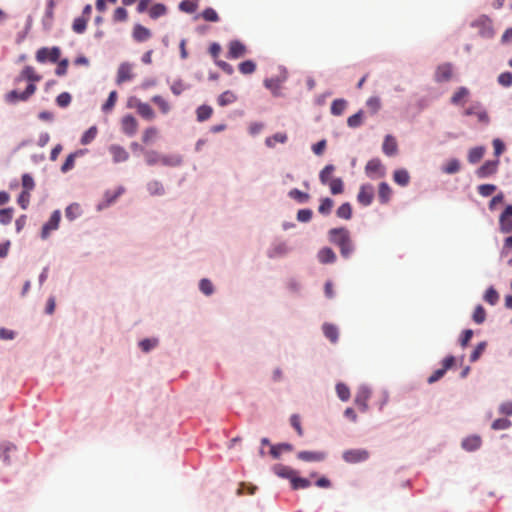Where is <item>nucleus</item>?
<instances>
[{"instance_id":"obj_1","label":"nucleus","mask_w":512,"mask_h":512,"mask_svg":"<svg viewBox=\"0 0 512 512\" xmlns=\"http://www.w3.org/2000/svg\"><path fill=\"white\" fill-rule=\"evenodd\" d=\"M23 80H28L30 83L26 87L24 92H19L17 90H12L8 94V98L11 101H25L29 97H31L35 91L36 86L35 82H39L41 80V76L37 74L35 69L32 66H25L21 71L20 75L16 78V82L19 83Z\"/></svg>"},{"instance_id":"obj_2","label":"nucleus","mask_w":512,"mask_h":512,"mask_svg":"<svg viewBox=\"0 0 512 512\" xmlns=\"http://www.w3.org/2000/svg\"><path fill=\"white\" fill-rule=\"evenodd\" d=\"M329 241L339 247L342 257L349 258L354 250L350 232L346 228H332L328 232Z\"/></svg>"},{"instance_id":"obj_3","label":"nucleus","mask_w":512,"mask_h":512,"mask_svg":"<svg viewBox=\"0 0 512 512\" xmlns=\"http://www.w3.org/2000/svg\"><path fill=\"white\" fill-rule=\"evenodd\" d=\"M128 106L130 108H135L137 113L147 120H152L155 118V113L151 106L147 103L141 102L138 98L132 97L128 101Z\"/></svg>"},{"instance_id":"obj_4","label":"nucleus","mask_w":512,"mask_h":512,"mask_svg":"<svg viewBox=\"0 0 512 512\" xmlns=\"http://www.w3.org/2000/svg\"><path fill=\"white\" fill-rule=\"evenodd\" d=\"M61 51L58 47H42L36 52V60L39 63H45L47 61L56 63L60 58Z\"/></svg>"},{"instance_id":"obj_5","label":"nucleus","mask_w":512,"mask_h":512,"mask_svg":"<svg viewBox=\"0 0 512 512\" xmlns=\"http://www.w3.org/2000/svg\"><path fill=\"white\" fill-rule=\"evenodd\" d=\"M343 459L347 463L355 464L369 458V452L365 449H350L343 452Z\"/></svg>"},{"instance_id":"obj_6","label":"nucleus","mask_w":512,"mask_h":512,"mask_svg":"<svg viewBox=\"0 0 512 512\" xmlns=\"http://www.w3.org/2000/svg\"><path fill=\"white\" fill-rule=\"evenodd\" d=\"M455 363V358L453 356H447L444 358L442 362V368L435 370L427 379L429 384H433L440 380L446 373L448 369H450Z\"/></svg>"},{"instance_id":"obj_7","label":"nucleus","mask_w":512,"mask_h":512,"mask_svg":"<svg viewBox=\"0 0 512 512\" xmlns=\"http://www.w3.org/2000/svg\"><path fill=\"white\" fill-rule=\"evenodd\" d=\"M366 174L371 178H380L385 175V168L377 158L371 159L365 166Z\"/></svg>"},{"instance_id":"obj_8","label":"nucleus","mask_w":512,"mask_h":512,"mask_svg":"<svg viewBox=\"0 0 512 512\" xmlns=\"http://www.w3.org/2000/svg\"><path fill=\"white\" fill-rule=\"evenodd\" d=\"M60 219H61V214H60L59 210H56V211H54L51 214L50 219L48 220V222L45 223L43 225V227H42L41 237L43 239L48 238V236L50 235V233L52 231L58 229L59 223H60Z\"/></svg>"},{"instance_id":"obj_9","label":"nucleus","mask_w":512,"mask_h":512,"mask_svg":"<svg viewBox=\"0 0 512 512\" xmlns=\"http://www.w3.org/2000/svg\"><path fill=\"white\" fill-rule=\"evenodd\" d=\"M371 391L366 386H360L356 392L354 402L358 408L365 412L368 409V400L370 398Z\"/></svg>"},{"instance_id":"obj_10","label":"nucleus","mask_w":512,"mask_h":512,"mask_svg":"<svg viewBox=\"0 0 512 512\" xmlns=\"http://www.w3.org/2000/svg\"><path fill=\"white\" fill-rule=\"evenodd\" d=\"M247 53L246 46L239 40H232L228 44V53L227 57L229 59H238Z\"/></svg>"},{"instance_id":"obj_11","label":"nucleus","mask_w":512,"mask_h":512,"mask_svg":"<svg viewBox=\"0 0 512 512\" xmlns=\"http://www.w3.org/2000/svg\"><path fill=\"white\" fill-rule=\"evenodd\" d=\"M133 77V65L128 62L121 63L117 70V84H122L124 82L130 81L133 79Z\"/></svg>"},{"instance_id":"obj_12","label":"nucleus","mask_w":512,"mask_h":512,"mask_svg":"<svg viewBox=\"0 0 512 512\" xmlns=\"http://www.w3.org/2000/svg\"><path fill=\"white\" fill-rule=\"evenodd\" d=\"M374 198V188L370 184H364L360 187L357 200L363 206H368Z\"/></svg>"},{"instance_id":"obj_13","label":"nucleus","mask_w":512,"mask_h":512,"mask_svg":"<svg viewBox=\"0 0 512 512\" xmlns=\"http://www.w3.org/2000/svg\"><path fill=\"white\" fill-rule=\"evenodd\" d=\"M499 165V160L486 161L482 166H480L476 175L478 178H486L496 173Z\"/></svg>"},{"instance_id":"obj_14","label":"nucleus","mask_w":512,"mask_h":512,"mask_svg":"<svg viewBox=\"0 0 512 512\" xmlns=\"http://www.w3.org/2000/svg\"><path fill=\"white\" fill-rule=\"evenodd\" d=\"M297 458L305 462H321L325 460L326 453L322 451H300Z\"/></svg>"},{"instance_id":"obj_15","label":"nucleus","mask_w":512,"mask_h":512,"mask_svg":"<svg viewBox=\"0 0 512 512\" xmlns=\"http://www.w3.org/2000/svg\"><path fill=\"white\" fill-rule=\"evenodd\" d=\"M122 131L129 136L134 135L138 129V122L132 115H126L121 120Z\"/></svg>"},{"instance_id":"obj_16","label":"nucleus","mask_w":512,"mask_h":512,"mask_svg":"<svg viewBox=\"0 0 512 512\" xmlns=\"http://www.w3.org/2000/svg\"><path fill=\"white\" fill-rule=\"evenodd\" d=\"M465 115L475 116L479 122L487 124L489 116L487 112L480 105H472L465 110Z\"/></svg>"},{"instance_id":"obj_17","label":"nucleus","mask_w":512,"mask_h":512,"mask_svg":"<svg viewBox=\"0 0 512 512\" xmlns=\"http://www.w3.org/2000/svg\"><path fill=\"white\" fill-rule=\"evenodd\" d=\"M152 36L151 31L141 24H136L133 27L132 37L136 42H145Z\"/></svg>"},{"instance_id":"obj_18","label":"nucleus","mask_w":512,"mask_h":512,"mask_svg":"<svg viewBox=\"0 0 512 512\" xmlns=\"http://www.w3.org/2000/svg\"><path fill=\"white\" fill-rule=\"evenodd\" d=\"M109 152L113 157L115 163L125 162L129 158V154L126 149L120 145L113 144L109 147Z\"/></svg>"},{"instance_id":"obj_19","label":"nucleus","mask_w":512,"mask_h":512,"mask_svg":"<svg viewBox=\"0 0 512 512\" xmlns=\"http://www.w3.org/2000/svg\"><path fill=\"white\" fill-rule=\"evenodd\" d=\"M452 65L449 63L442 64L438 66L436 73H435V79L438 82H444L448 81L452 77Z\"/></svg>"},{"instance_id":"obj_20","label":"nucleus","mask_w":512,"mask_h":512,"mask_svg":"<svg viewBox=\"0 0 512 512\" xmlns=\"http://www.w3.org/2000/svg\"><path fill=\"white\" fill-rule=\"evenodd\" d=\"M382 149L384 154H386L387 156L395 155L398 150L396 139L391 135H387L384 139Z\"/></svg>"},{"instance_id":"obj_21","label":"nucleus","mask_w":512,"mask_h":512,"mask_svg":"<svg viewBox=\"0 0 512 512\" xmlns=\"http://www.w3.org/2000/svg\"><path fill=\"white\" fill-rule=\"evenodd\" d=\"M482 439L478 435H471L462 441V447L467 451H475L480 448Z\"/></svg>"},{"instance_id":"obj_22","label":"nucleus","mask_w":512,"mask_h":512,"mask_svg":"<svg viewBox=\"0 0 512 512\" xmlns=\"http://www.w3.org/2000/svg\"><path fill=\"white\" fill-rule=\"evenodd\" d=\"M318 259L322 264L333 263L336 260V254L329 247H324L318 252Z\"/></svg>"},{"instance_id":"obj_23","label":"nucleus","mask_w":512,"mask_h":512,"mask_svg":"<svg viewBox=\"0 0 512 512\" xmlns=\"http://www.w3.org/2000/svg\"><path fill=\"white\" fill-rule=\"evenodd\" d=\"M273 471L277 476L282 477V478H287L290 481L296 474V472L292 468L282 465V464L275 465L273 467Z\"/></svg>"},{"instance_id":"obj_24","label":"nucleus","mask_w":512,"mask_h":512,"mask_svg":"<svg viewBox=\"0 0 512 512\" xmlns=\"http://www.w3.org/2000/svg\"><path fill=\"white\" fill-rule=\"evenodd\" d=\"M392 195V189L386 182H381L378 189L379 201L383 204L389 202Z\"/></svg>"},{"instance_id":"obj_25","label":"nucleus","mask_w":512,"mask_h":512,"mask_svg":"<svg viewBox=\"0 0 512 512\" xmlns=\"http://www.w3.org/2000/svg\"><path fill=\"white\" fill-rule=\"evenodd\" d=\"M323 333L332 343H336L338 340V329L335 325L325 323L322 327Z\"/></svg>"},{"instance_id":"obj_26","label":"nucleus","mask_w":512,"mask_h":512,"mask_svg":"<svg viewBox=\"0 0 512 512\" xmlns=\"http://www.w3.org/2000/svg\"><path fill=\"white\" fill-rule=\"evenodd\" d=\"M335 171V166L332 164L326 165L319 173V180L323 185L329 184L332 178V174Z\"/></svg>"},{"instance_id":"obj_27","label":"nucleus","mask_w":512,"mask_h":512,"mask_svg":"<svg viewBox=\"0 0 512 512\" xmlns=\"http://www.w3.org/2000/svg\"><path fill=\"white\" fill-rule=\"evenodd\" d=\"M237 100V96L230 90H227L219 95L217 102L219 106L224 107L234 103Z\"/></svg>"},{"instance_id":"obj_28","label":"nucleus","mask_w":512,"mask_h":512,"mask_svg":"<svg viewBox=\"0 0 512 512\" xmlns=\"http://www.w3.org/2000/svg\"><path fill=\"white\" fill-rule=\"evenodd\" d=\"M182 163V157L178 154H172V155H162L161 156V163L164 166H171L176 167L181 165Z\"/></svg>"},{"instance_id":"obj_29","label":"nucleus","mask_w":512,"mask_h":512,"mask_svg":"<svg viewBox=\"0 0 512 512\" xmlns=\"http://www.w3.org/2000/svg\"><path fill=\"white\" fill-rule=\"evenodd\" d=\"M213 114V109L209 105H201L196 110L197 120L203 122L208 120Z\"/></svg>"},{"instance_id":"obj_30","label":"nucleus","mask_w":512,"mask_h":512,"mask_svg":"<svg viewBox=\"0 0 512 512\" xmlns=\"http://www.w3.org/2000/svg\"><path fill=\"white\" fill-rule=\"evenodd\" d=\"M148 13L151 19H157L159 17L166 15L167 7L164 4L157 3L150 7Z\"/></svg>"},{"instance_id":"obj_31","label":"nucleus","mask_w":512,"mask_h":512,"mask_svg":"<svg viewBox=\"0 0 512 512\" xmlns=\"http://www.w3.org/2000/svg\"><path fill=\"white\" fill-rule=\"evenodd\" d=\"M393 179L397 184L406 186L410 181V176L405 169H398L394 172Z\"/></svg>"},{"instance_id":"obj_32","label":"nucleus","mask_w":512,"mask_h":512,"mask_svg":"<svg viewBox=\"0 0 512 512\" xmlns=\"http://www.w3.org/2000/svg\"><path fill=\"white\" fill-rule=\"evenodd\" d=\"M347 107V101L344 99H335L331 104V113L335 116L343 114Z\"/></svg>"},{"instance_id":"obj_33","label":"nucleus","mask_w":512,"mask_h":512,"mask_svg":"<svg viewBox=\"0 0 512 512\" xmlns=\"http://www.w3.org/2000/svg\"><path fill=\"white\" fill-rule=\"evenodd\" d=\"M87 23H88L87 17H82V16L77 17L73 21L72 29L75 33L82 34L85 32V30L87 28Z\"/></svg>"},{"instance_id":"obj_34","label":"nucleus","mask_w":512,"mask_h":512,"mask_svg":"<svg viewBox=\"0 0 512 512\" xmlns=\"http://www.w3.org/2000/svg\"><path fill=\"white\" fill-rule=\"evenodd\" d=\"M484 153L485 149L483 147L472 148L468 153V161L475 164L483 158Z\"/></svg>"},{"instance_id":"obj_35","label":"nucleus","mask_w":512,"mask_h":512,"mask_svg":"<svg viewBox=\"0 0 512 512\" xmlns=\"http://www.w3.org/2000/svg\"><path fill=\"white\" fill-rule=\"evenodd\" d=\"M282 80L279 78H268L264 80V86L269 89L274 95H278L281 88Z\"/></svg>"},{"instance_id":"obj_36","label":"nucleus","mask_w":512,"mask_h":512,"mask_svg":"<svg viewBox=\"0 0 512 512\" xmlns=\"http://www.w3.org/2000/svg\"><path fill=\"white\" fill-rule=\"evenodd\" d=\"M381 106V99L377 96H372L366 101V107L371 114H376L381 109Z\"/></svg>"},{"instance_id":"obj_37","label":"nucleus","mask_w":512,"mask_h":512,"mask_svg":"<svg viewBox=\"0 0 512 512\" xmlns=\"http://www.w3.org/2000/svg\"><path fill=\"white\" fill-rule=\"evenodd\" d=\"M327 185L333 195L341 194L344 191V183L341 178H333Z\"/></svg>"},{"instance_id":"obj_38","label":"nucleus","mask_w":512,"mask_h":512,"mask_svg":"<svg viewBox=\"0 0 512 512\" xmlns=\"http://www.w3.org/2000/svg\"><path fill=\"white\" fill-rule=\"evenodd\" d=\"M289 197L297 201L298 203H306L310 196L308 193L302 192L299 189H291L288 193Z\"/></svg>"},{"instance_id":"obj_39","label":"nucleus","mask_w":512,"mask_h":512,"mask_svg":"<svg viewBox=\"0 0 512 512\" xmlns=\"http://www.w3.org/2000/svg\"><path fill=\"white\" fill-rule=\"evenodd\" d=\"M336 214L339 218L349 220L352 217V207L350 203H343L340 207H338Z\"/></svg>"},{"instance_id":"obj_40","label":"nucleus","mask_w":512,"mask_h":512,"mask_svg":"<svg viewBox=\"0 0 512 512\" xmlns=\"http://www.w3.org/2000/svg\"><path fill=\"white\" fill-rule=\"evenodd\" d=\"M198 8V0H183L179 4V9L186 13H193Z\"/></svg>"},{"instance_id":"obj_41","label":"nucleus","mask_w":512,"mask_h":512,"mask_svg":"<svg viewBox=\"0 0 512 512\" xmlns=\"http://www.w3.org/2000/svg\"><path fill=\"white\" fill-rule=\"evenodd\" d=\"M144 155H145L146 163L150 166L161 163L162 155L159 154L157 151H154V150L145 151Z\"/></svg>"},{"instance_id":"obj_42","label":"nucleus","mask_w":512,"mask_h":512,"mask_svg":"<svg viewBox=\"0 0 512 512\" xmlns=\"http://www.w3.org/2000/svg\"><path fill=\"white\" fill-rule=\"evenodd\" d=\"M334 206V201L330 198L321 199V203L318 207V211L322 215H329Z\"/></svg>"},{"instance_id":"obj_43","label":"nucleus","mask_w":512,"mask_h":512,"mask_svg":"<svg viewBox=\"0 0 512 512\" xmlns=\"http://www.w3.org/2000/svg\"><path fill=\"white\" fill-rule=\"evenodd\" d=\"M147 189L151 195H163L165 191L162 183L157 180L150 181Z\"/></svg>"},{"instance_id":"obj_44","label":"nucleus","mask_w":512,"mask_h":512,"mask_svg":"<svg viewBox=\"0 0 512 512\" xmlns=\"http://www.w3.org/2000/svg\"><path fill=\"white\" fill-rule=\"evenodd\" d=\"M80 214H81V207L77 203H73V204L69 205L65 210V216L71 221L76 219Z\"/></svg>"},{"instance_id":"obj_45","label":"nucleus","mask_w":512,"mask_h":512,"mask_svg":"<svg viewBox=\"0 0 512 512\" xmlns=\"http://www.w3.org/2000/svg\"><path fill=\"white\" fill-rule=\"evenodd\" d=\"M239 71L244 75H249L255 72L256 64L252 60H246L239 64Z\"/></svg>"},{"instance_id":"obj_46","label":"nucleus","mask_w":512,"mask_h":512,"mask_svg":"<svg viewBox=\"0 0 512 512\" xmlns=\"http://www.w3.org/2000/svg\"><path fill=\"white\" fill-rule=\"evenodd\" d=\"M512 425V422L506 418H498L494 420L491 424V428L493 430H506L509 429Z\"/></svg>"},{"instance_id":"obj_47","label":"nucleus","mask_w":512,"mask_h":512,"mask_svg":"<svg viewBox=\"0 0 512 512\" xmlns=\"http://www.w3.org/2000/svg\"><path fill=\"white\" fill-rule=\"evenodd\" d=\"M460 170V162L457 159H451L442 168V171L446 174H455Z\"/></svg>"},{"instance_id":"obj_48","label":"nucleus","mask_w":512,"mask_h":512,"mask_svg":"<svg viewBox=\"0 0 512 512\" xmlns=\"http://www.w3.org/2000/svg\"><path fill=\"white\" fill-rule=\"evenodd\" d=\"M152 101L159 107L163 114H167L170 111L169 103L162 96L155 95L153 96Z\"/></svg>"},{"instance_id":"obj_49","label":"nucleus","mask_w":512,"mask_h":512,"mask_svg":"<svg viewBox=\"0 0 512 512\" xmlns=\"http://www.w3.org/2000/svg\"><path fill=\"white\" fill-rule=\"evenodd\" d=\"M337 396L342 401H348L350 398V389L344 383H338L336 385Z\"/></svg>"},{"instance_id":"obj_50","label":"nucleus","mask_w":512,"mask_h":512,"mask_svg":"<svg viewBox=\"0 0 512 512\" xmlns=\"http://www.w3.org/2000/svg\"><path fill=\"white\" fill-rule=\"evenodd\" d=\"M310 485L311 483L308 479L297 477L296 475L291 480V486L294 490L308 488Z\"/></svg>"},{"instance_id":"obj_51","label":"nucleus","mask_w":512,"mask_h":512,"mask_svg":"<svg viewBox=\"0 0 512 512\" xmlns=\"http://www.w3.org/2000/svg\"><path fill=\"white\" fill-rule=\"evenodd\" d=\"M22 187H23L22 191H27V192L31 193V191L34 190L35 181L30 174L25 173L22 175Z\"/></svg>"},{"instance_id":"obj_52","label":"nucleus","mask_w":512,"mask_h":512,"mask_svg":"<svg viewBox=\"0 0 512 512\" xmlns=\"http://www.w3.org/2000/svg\"><path fill=\"white\" fill-rule=\"evenodd\" d=\"M116 101H117V92L111 91L108 96V99L102 106L103 112H105V113L110 112L114 108Z\"/></svg>"},{"instance_id":"obj_53","label":"nucleus","mask_w":512,"mask_h":512,"mask_svg":"<svg viewBox=\"0 0 512 512\" xmlns=\"http://www.w3.org/2000/svg\"><path fill=\"white\" fill-rule=\"evenodd\" d=\"M287 141V135L285 133H276L271 137H268L265 141L268 147H274L275 143H285Z\"/></svg>"},{"instance_id":"obj_54","label":"nucleus","mask_w":512,"mask_h":512,"mask_svg":"<svg viewBox=\"0 0 512 512\" xmlns=\"http://www.w3.org/2000/svg\"><path fill=\"white\" fill-rule=\"evenodd\" d=\"M363 111L360 110L357 113L351 115L347 119V125L351 128H357L362 124Z\"/></svg>"},{"instance_id":"obj_55","label":"nucleus","mask_w":512,"mask_h":512,"mask_svg":"<svg viewBox=\"0 0 512 512\" xmlns=\"http://www.w3.org/2000/svg\"><path fill=\"white\" fill-rule=\"evenodd\" d=\"M78 152H75V153H71L67 156L65 162L63 163V165L61 166V171L63 173H66L68 171H70L71 169L74 168V165H75V159L76 157L78 156Z\"/></svg>"},{"instance_id":"obj_56","label":"nucleus","mask_w":512,"mask_h":512,"mask_svg":"<svg viewBox=\"0 0 512 512\" xmlns=\"http://www.w3.org/2000/svg\"><path fill=\"white\" fill-rule=\"evenodd\" d=\"M484 300L490 305H495L499 300V294L493 287H490L485 292Z\"/></svg>"},{"instance_id":"obj_57","label":"nucleus","mask_w":512,"mask_h":512,"mask_svg":"<svg viewBox=\"0 0 512 512\" xmlns=\"http://www.w3.org/2000/svg\"><path fill=\"white\" fill-rule=\"evenodd\" d=\"M97 135V128L95 126L90 127L82 136L81 144L87 145L92 142Z\"/></svg>"},{"instance_id":"obj_58","label":"nucleus","mask_w":512,"mask_h":512,"mask_svg":"<svg viewBox=\"0 0 512 512\" xmlns=\"http://www.w3.org/2000/svg\"><path fill=\"white\" fill-rule=\"evenodd\" d=\"M201 16L205 21H208V22H218L219 21V16H218L217 12L213 8H210V7L203 10V12L201 13Z\"/></svg>"},{"instance_id":"obj_59","label":"nucleus","mask_w":512,"mask_h":512,"mask_svg":"<svg viewBox=\"0 0 512 512\" xmlns=\"http://www.w3.org/2000/svg\"><path fill=\"white\" fill-rule=\"evenodd\" d=\"M13 218V209L12 208H3L0 209V223L3 225H7L12 221Z\"/></svg>"},{"instance_id":"obj_60","label":"nucleus","mask_w":512,"mask_h":512,"mask_svg":"<svg viewBox=\"0 0 512 512\" xmlns=\"http://www.w3.org/2000/svg\"><path fill=\"white\" fill-rule=\"evenodd\" d=\"M486 319V311L483 306L478 305L473 313V320L477 324H482Z\"/></svg>"},{"instance_id":"obj_61","label":"nucleus","mask_w":512,"mask_h":512,"mask_svg":"<svg viewBox=\"0 0 512 512\" xmlns=\"http://www.w3.org/2000/svg\"><path fill=\"white\" fill-rule=\"evenodd\" d=\"M469 94V91L467 88L465 87H460L458 88V90L453 94L452 98H451V102L453 104H459L463 98L467 97Z\"/></svg>"},{"instance_id":"obj_62","label":"nucleus","mask_w":512,"mask_h":512,"mask_svg":"<svg viewBox=\"0 0 512 512\" xmlns=\"http://www.w3.org/2000/svg\"><path fill=\"white\" fill-rule=\"evenodd\" d=\"M158 134V130L155 127L147 128L142 135V140L144 143H150L153 139L156 138Z\"/></svg>"},{"instance_id":"obj_63","label":"nucleus","mask_w":512,"mask_h":512,"mask_svg":"<svg viewBox=\"0 0 512 512\" xmlns=\"http://www.w3.org/2000/svg\"><path fill=\"white\" fill-rule=\"evenodd\" d=\"M158 344L157 339H143L140 341L139 346L143 352H149L151 349L155 348Z\"/></svg>"},{"instance_id":"obj_64","label":"nucleus","mask_w":512,"mask_h":512,"mask_svg":"<svg viewBox=\"0 0 512 512\" xmlns=\"http://www.w3.org/2000/svg\"><path fill=\"white\" fill-rule=\"evenodd\" d=\"M498 83L504 87H510L512 85V73L504 72L498 76Z\"/></svg>"}]
</instances>
